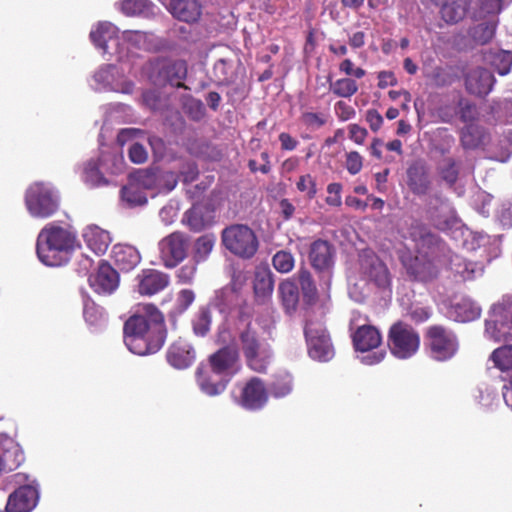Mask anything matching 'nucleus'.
<instances>
[{"label":"nucleus","instance_id":"f03ea898","mask_svg":"<svg viewBox=\"0 0 512 512\" xmlns=\"http://www.w3.org/2000/svg\"><path fill=\"white\" fill-rule=\"evenodd\" d=\"M77 245L76 234L55 223L45 225L38 234L36 252L39 260L47 266H60L66 259L64 254Z\"/></svg>","mask_w":512,"mask_h":512},{"label":"nucleus","instance_id":"ddd939ff","mask_svg":"<svg viewBox=\"0 0 512 512\" xmlns=\"http://www.w3.org/2000/svg\"><path fill=\"white\" fill-rule=\"evenodd\" d=\"M39 500V492L33 485H22L13 491L6 503V512H30Z\"/></svg>","mask_w":512,"mask_h":512},{"label":"nucleus","instance_id":"f704fd0d","mask_svg":"<svg viewBox=\"0 0 512 512\" xmlns=\"http://www.w3.org/2000/svg\"><path fill=\"white\" fill-rule=\"evenodd\" d=\"M83 315L86 323L95 329L101 328L107 323L105 311L94 302L86 301L84 303Z\"/></svg>","mask_w":512,"mask_h":512},{"label":"nucleus","instance_id":"052dcab7","mask_svg":"<svg viewBox=\"0 0 512 512\" xmlns=\"http://www.w3.org/2000/svg\"><path fill=\"white\" fill-rule=\"evenodd\" d=\"M198 263L193 259V261L183 265L176 273L178 281L183 284H190L195 277Z\"/></svg>","mask_w":512,"mask_h":512},{"label":"nucleus","instance_id":"2f4dec72","mask_svg":"<svg viewBox=\"0 0 512 512\" xmlns=\"http://www.w3.org/2000/svg\"><path fill=\"white\" fill-rule=\"evenodd\" d=\"M278 291L286 312H293L299 302L298 286L292 280L286 279L280 283Z\"/></svg>","mask_w":512,"mask_h":512},{"label":"nucleus","instance_id":"f8f14e48","mask_svg":"<svg viewBox=\"0 0 512 512\" xmlns=\"http://www.w3.org/2000/svg\"><path fill=\"white\" fill-rule=\"evenodd\" d=\"M312 266L324 274L326 284L329 285L334 265V250L329 242L316 240L312 243L309 253Z\"/></svg>","mask_w":512,"mask_h":512},{"label":"nucleus","instance_id":"72a5a7b5","mask_svg":"<svg viewBox=\"0 0 512 512\" xmlns=\"http://www.w3.org/2000/svg\"><path fill=\"white\" fill-rule=\"evenodd\" d=\"M212 323V314L208 306L200 307L192 317L191 324L195 335L205 336L209 331Z\"/></svg>","mask_w":512,"mask_h":512},{"label":"nucleus","instance_id":"6e6552de","mask_svg":"<svg viewBox=\"0 0 512 512\" xmlns=\"http://www.w3.org/2000/svg\"><path fill=\"white\" fill-rule=\"evenodd\" d=\"M92 87L97 91H115L125 94L132 92L133 84L114 65H105L93 75Z\"/></svg>","mask_w":512,"mask_h":512},{"label":"nucleus","instance_id":"7c9ffc66","mask_svg":"<svg viewBox=\"0 0 512 512\" xmlns=\"http://www.w3.org/2000/svg\"><path fill=\"white\" fill-rule=\"evenodd\" d=\"M408 186L418 195L426 194L429 188V179L420 165H413L407 170Z\"/></svg>","mask_w":512,"mask_h":512},{"label":"nucleus","instance_id":"423d86ee","mask_svg":"<svg viewBox=\"0 0 512 512\" xmlns=\"http://www.w3.org/2000/svg\"><path fill=\"white\" fill-rule=\"evenodd\" d=\"M189 248V238L182 232H173L158 242V252L162 264L169 269L182 262Z\"/></svg>","mask_w":512,"mask_h":512},{"label":"nucleus","instance_id":"a211bd4d","mask_svg":"<svg viewBox=\"0 0 512 512\" xmlns=\"http://www.w3.org/2000/svg\"><path fill=\"white\" fill-rule=\"evenodd\" d=\"M494 82L493 74L485 68L470 70L465 79L467 91L477 96H485L490 93Z\"/></svg>","mask_w":512,"mask_h":512},{"label":"nucleus","instance_id":"5fc2aeb1","mask_svg":"<svg viewBox=\"0 0 512 512\" xmlns=\"http://www.w3.org/2000/svg\"><path fill=\"white\" fill-rule=\"evenodd\" d=\"M493 65L500 75H506L510 72L512 66V52L499 51L495 54Z\"/></svg>","mask_w":512,"mask_h":512},{"label":"nucleus","instance_id":"20e7f679","mask_svg":"<svg viewBox=\"0 0 512 512\" xmlns=\"http://www.w3.org/2000/svg\"><path fill=\"white\" fill-rule=\"evenodd\" d=\"M485 336L503 345L495 348L493 352H512V305H494L490 318L486 320Z\"/></svg>","mask_w":512,"mask_h":512},{"label":"nucleus","instance_id":"1a4fd4ad","mask_svg":"<svg viewBox=\"0 0 512 512\" xmlns=\"http://www.w3.org/2000/svg\"><path fill=\"white\" fill-rule=\"evenodd\" d=\"M388 344L396 352H417L420 346L418 332L402 321L394 323L388 331Z\"/></svg>","mask_w":512,"mask_h":512},{"label":"nucleus","instance_id":"79ce46f5","mask_svg":"<svg viewBox=\"0 0 512 512\" xmlns=\"http://www.w3.org/2000/svg\"><path fill=\"white\" fill-rule=\"evenodd\" d=\"M122 199L130 206H140L147 202L146 195L132 181L122 189Z\"/></svg>","mask_w":512,"mask_h":512},{"label":"nucleus","instance_id":"4c0bfd02","mask_svg":"<svg viewBox=\"0 0 512 512\" xmlns=\"http://www.w3.org/2000/svg\"><path fill=\"white\" fill-rule=\"evenodd\" d=\"M330 90L338 97L350 98L358 91V85L351 78H341L330 83Z\"/></svg>","mask_w":512,"mask_h":512},{"label":"nucleus","instance_id":"bf43d9fd","mask_svg":"<svg viewBox=\"0 0 512 512\" xmlns=\"http://www.w3.org/2000/svg\"><path fill=\"white\" fill-rule=\"evenodd\" d=\"M369 277L373 279L377 285L385 286L389 283V276L386 267L378 260L373 261L372 270Z\"/></svg>","mask_w":512,"mask_h":512},{"label":"nucleus","instance_id":"8fccbe9b","mask_svg":"<svg viewBox=\"0 0 512 512\" xmlns=\"http://www.w3.org/2000/svg\"><path fill=\"white\" fill-rule=\"evenodd\" d=\"M299 283L305 298L309 300L316 296V286L309 271L301 269L298 273Z\"/></svg>","mask_w":512,"mask_h":512},{"label":"nucleus","instance_id":"5701e85b","mask_svg":"<svg viewBox=\"0 0 512 512\" xmlns=\"http://www.w3.org/2000/svg\"><path fill=\"white\" fill-rule=\"evenodd\" d=\"M169 10L178 20L193 23L199 20L202 5L199 0H171Z\"/></svg>","mask_w":512,"mask_h":512},{"label":"nucleus","instance_id":"9d476101","mask_svg":"<svg viewBox=\"0 0 512 512\" xmlns=\"http://www.w3.org/2000/svg\"><path fill=\"white\" fill-rule=\"evenodd\" d=\"M131 181L139 188L156 190L157 192L168 193L177 185V179L172 172H156L150 170H139L132 175Z\"/></svg>","mask_w":512,"mask_h":512},{"label":"nucleus","instance_id":"c03bdc74","mask_svg":"<svg viewBox=\"0 0 512 512\" xmlns=\"http://www.w3.org/2000/svg\"><path fill=\"white\" fill-rule=\"evenodd\" d=\"M197 383L202 392L209 396H216L221 394L226 385L224 383H211L203 374V367L199 366L196 370Z\"/></svg>","mask_w":512,"mask_h":512},{"label":"nucleus","instance_id":"864d4df0","mask_svg":"<svg viewBox=\"0 0 512 512\" xmlns=\"http://www.w3.org/2000/svg\"><path fill=\"white\" fill-rule=\"evenodd\" d=\"M297 189L306 194L308 199H313L317 194L316 180L310 174L301 175L296 182Z\"/></svg>","mask_w":512,"mask_h":512},{"label":"nucleus","instance_id":"69168bd1","mask_svg":"<svg viewBox=\"0 0 512 512\" xmlns=\"http://www.w3.org/2000/svg\"><path fill=\"white\" fill-rule=\"evenodd\" d=\"M129 159L135 164H142L148 159V153L145 147L135 142L129 148Z\"/></svg>","mask_w":512,"mask_h":512},{"label":"nucleus","instance_id":"bb28decb","mask_svg":"<svg viewBox=\"0 0 512 512\" xmlns=\"http://www.w3.org/2000/svg\"><path fill=\"white\" fill-rule=\"evenodd\" d=\"M212 371L216 374H235L239 370L238 354H211L209 357Z\"/></svg>","mask_w":512,"mask_h":512},{"label":"nucleus","instance_id":"2eb2a0df","mask_svg":"<svg viewBox=\"0 0 512 512\" xmlns=\"http://www.w3.org/2000/svg\"><path fill=\"white\" fill-rule=\"evenodd\" d=\"M91 288L98 294H111L119 284V277L114 268L108 263L101 262L97 272L89 276Z\"/></svg>","mask_w":512,"mask_h":512},{"label":"nucleus","instance_id":"680f3d73","mask_svg":"<svg viewBox=\"0 0 512 512\" xmlns=\"http://www.w3.org/2000/svg\"><path fill=\"white\" fill-rule=\"evenodd\" d=\"M195 294L190 289H183L179 291L176 299V310L179 314L185 312L189 306L194 302Z\"/></svg>","mask_w":512,"mask_h":512},{"label":"nucleus","instance_id":"338daca9","mask_svg":"<svg viewBox=\"0 0 512 512\" xmlns=\"http://www.w3.org/2000/svg\"><path fill=\"white\" fill-rule=\"evenodd\" d=\"M363 166L362 156L356 152L351 151L346 155V168L352 175L359 173Z\"/></svg>","mask_w":512,"mask_h":512},{"label":"nucleus","instance_id":"774afa93","mask_svg":"<svg viewBox=\"0 0 512 512\" xmlns=\"http://www.w3.org/2000/svg\"><path fill=\"white\" fill-rule=\"evenodd\" d=\"M493 364L502 372L512 369V354H491Z\"/></svg>","mask_w":512,"mask_h":512},{"label":"nucleus","instance_id":"a878e982","mask_svg":"<svg viewBox=\"0 0 512 512\" xmlns=\"http://www.w3.org/2000/svg\"><path fill=\"white\" fill-rule=\"evenodd\" d=\"M112 257L119 269L129 271L140 262L139 252L130 245H115L112 250Z\"/></svg>","mask_w":512,"mask_h":512},{"label":"nucleus","instance_id":"13d9d810","mask_svg":"<svg viewBox=\"0 0 512 512\" xmlns=\"http://www.w3.org/2000/svg\"><path fill=\"white\" fill-rule=\"evenodd\" d=\"M431 79L437 87H444L452 84L455 77L450 69L437 67L434 69Z\"/></svg>","mask_w":512,"mask_h":512},{"label":"nucleus","instance_id":"4d7b16f0","mask_svg":"<svg viewBox=\"0 0 512 512\" xmlns=\"http://www.w3.org/2000/svg\"><path fill=\"white\" fill-rule=\"evenodd\" d=\"M301 122L309 129L316 130L326 124L327 115L316 112H304L301 116Z\"/></svg>","mask_w":512,"mask_h":512},{"label":"nucleus","instance_id":"c85d7f7f","mask_svg":"<svg viewBox=\"0 0 512 512\" xmlns=\"http://www.w3.org/2000/svg\"><path fill=\"white\" fill-rule=\"evenodd\" d=\"M274 288V281L272 274L268 269L262 268L255 272L254 277V292L260 301L268 299Z\"/></svg>","mask_w":512,"mask_h":512},{"label":"nucleus","instance_id":"dca6fc26","mask_svg":"<svg viewBox=\"0 0 512 512\" xmlns=\"http://www.w3.org/2000/svg\"><path fill=\"white\" fill-rule=\"evenodd\" d=\"M149 325L143 316H131L124 324V342L130 352L140 348L149 331Z\"/></svg>","mask_w":512,"mask_h":512},{"label":"nucleus","instance_id":"412c9836","mask_svg":"<svg viewBox=\"0 0 512 512\" xmlns=\"http://www.w3.org/2000/svg\"><path fill=\"white\" fill-rule=\"evenodd\" d=\"M491 136L485 128L476 124H469L460 132V143L465 150L483 149L487 152Z\"/></svg>","mask_w":512,"mask_h":512},{"label":"nucleus","instance_id":"49530a36","mask_svg":"<svg viewBox=\"0 0 512 512\" xmlns=\"http://www.w3.org/2000/svg\"><path fill=\"white\" fill-rule=\"evenodd\" d=\"M509 138H510V131L502 137H498L495 139L491 138L490 142L488 143V147H487V153L491 159L499 161V162H505L508 160V159L501 160V159H498L496 156L498 153L506 150V148L511 146L512 141Z\"/></svg>","mask_w":512,"mask_h":512},{"label":"nucleus","instance_id":"473e14b6","mask_svg":"<svg viewBox=\"0 0 512 512\" xmlns=\"http://www.w3.org/2000/svg\"><path fill=\"white\" fill-rule=\"evenodd\" d=\"M120 9L129 16L148 17L154 13V5L149 0H120Z\"/></svg>","mask_w":512,"mask_h":512},{"label":"nucleus","instance_id":"e433bc0d","mask_svg":"<svg viewBox=\"0 0 512 512\" xmlns=\"http://www.w3.org/2000/svg\"><path fill=\"white\" fill-rule=\"evenodd\" d=\"M166 339V330L163 326H154L147 332L144 342L146 344V352H157L160 350Z\"/></svg>","mask_w":512,"mask_h":512},{"label":"nucleus","instance_id":"c9c22d12","mask_svg":"<svg viewBox=\"0 0 512 512\" xmlns=\"http://www.w3.org/2000/svg\"><path fill=\"white\" fill-rule=\"evenodd\" d=\"M216 242V237L214 234H205L200 236L194 244V256L193 259L196 262L204 261L208 258L209 254L212 252L213 247Z\"/></svg>","mask_w":512,"mask_h":512},{"label":"nucleus","instance_id":"cd10ccee","mask_svg":"<svg viewBox=\"0 0 512 512\" xmlns=\"http://www.w3.org/2000/svg\"><path fill=\"white\" fill-rule=\"evenodd\" d=\"M121 40L130 47L139 50H153L156 48L155 37L142 31H124Z\"/></svg>","mask_w":512,"mask_h":512},{"label":"nucleus","instance_id":"603ef678","mask_svg":"<svg viewBox=\"0 0 512 512\" xmlns=\"http://www.w3.org/2000/svg\"><path fill=\"white\" fill-rule=\"evenodd\" d=\"M239 342V347L245 350L246 352H256L257 350L263 348L261 343L258 341L255 333L251 331L249 328L241 332Z\"/></svg>","mask_w":512,"mask_h":512},{"label":"nucleus","instance_id":"6ab92c4d","mask_svg":"<svg viewBox=\"0 0 512 512\" xmlns=\"http://www.w3.org/2000/svg\"><path fill=\"white\" fill-rule=\"evenodd\" d=\"M427 339L434 352H455L458 349V340L455 334L442 326L429 327Z\"/></svg>","mask_w":512,"mask_h":512},{"label":"nucleus","instance_id":"ea45409f","mask_svg":"<svg viewBox=\"0 0 512 512\" xmlns=\"http://www.w3.org/2000/svg\"><path fill=\"white\" fill-rule=\"evenodd\" d=\"M24 456L19 448L14 446V450H6L0 456V473L15 470L23 461Z\"/></svg>","mask_w":512,"mask_h":512},{"label":"nucleus","instance_id":"f257e3e1","mask_svg":"<svg viewBox=\"0 0 512 512\" xmlns=\"http://www.w3.org/2000/svg\"><path fill=\"white\" fill-rule=\"evenodd\" d=\"M404 238L410 243L406 246L414 250L416 255L410 263L403 259L410 274L420 281H428L436 277L438 269L434 260L430 258L439 246L438 238L426 226L413 222L408 228Z\"/></svg>","mask_w":512,"mask_h":512},{"label":"nucleus","instance_id":"de8ad7c7","mask_svg":"<svg viewBox=\"0 0 512 512\" xmlns=\"http://www.w3.org/2000/svg\"><path fill=\"white\" fill-rule=\"evenodd\" d=\"M187 74V66L184 61H174L166 66V75L168 81L179 86L180 81L185 78Z\"/></svg>","mask_w":512,"mask_h":512},{"label":"nucleus","instance_id":"09e8293b","mask_svg":"<svg viewBox=\"0 0 512 512\" xmlns=\"http://www.w3.org/2000/svg\"><path fill=\"white\" fill-rule=\"evenodd\" d=\"M451 269L459 274L464 280H469L474 277L475 269L474 264L465 262L461 257L455 255L451 259Z\"/></svg>","mask_w":512,"mask_h":512},{"label":"nucleus","instance_id":"4be33fe9","mask_svg":"<svg viewBox=\"0 0 512 512\" xmlns=\"http://www.w3.org/2000/svg\"><path fill=\"white\" fill-rule=\"evenodd\" d=\"M82 237L88 248L98 255L104 254L112 241L110 233L95 224L87 225Z\"/></svg>","mask_w":512,"mask_h":512},{"label":"nucleus","instance_id":"e2e57ef3","mask_svg":"<svg viewBox=\"0 0 512 512\" xmlns=\"http://www.w3.org/2000/svg\"><path fill=\"white\" fill-rule=\"evenodd\" d=\"M168 363L176 369H185L194 362L192 354H167Z\"/></svg>","mask_w":512,"mask_h":512},{"label":"nucleus","instance_id":"aec40b11","mask_svg":"<svg viewBox=\"0 0 512 512\" xmlns=\"http://www.w3.org/2000/svg\"><path fill=\"white\" fill-rule=\"evenodd\" d=\"M352 341L357 352H369L382 343L380 331L372 325H362L352 333Z\"/></svg>","mask_w":512,"mask_h":512},{"label":"nucleus","instance_id":"a18cd8bd","mask_svg":"<svg viewBox=\"0 0 512 512\" xmlns=\"http://www.w3.org/2000/svg\"><path fill=\"white\" fill-rule=\"evenodd\" d=\"M136 314L143 316L147 323L151 322L155 326H163L164 317L159 309L153 304H139Z\"/></svg>","mask_w":512,"mask_h":512},{"label":"nucleus","instance_id":"4468645a","mask_svg":"<svg viewBox=\"0 0 512 512\" xmlns=\"http://www.w3.org/2000/svg\"><path fill=\"white\" fill-rule=\"evenodd\" d=\"M137 290L141 295L152 296L164 290L170 283L168 274L155 270L146 269L137 275Z\"/></svg>","mask_w":512,"mask_h":512},{"label":"nucleus","instance_id":"393cba45","mask_svg":"<svg viewBox=\"0 0 512 512\" xmlns=\"http://www.w3.org/2000/svg\"><path fill=\"white\" fill-rule=\"evenodd\" d=\"M480 314V307L469 298H461L454 303L449 310L450 317L458 322L473 321L477 319Z\"/></svg>","mask_w":512,"mask_h":512},{"label":"nucleus","instance_id":"39448f33","mask_svg":"<svg viewBox=\"0 0 512 512\" xmlns=\"http://www.w3.org/2000/svg\"><path fill=\"white\" fill-rule=\"evenodd\" d=\"M224 247L232 254L249 259L258 250L259 242L255 232L243 224H234L226 227L221 234Z\"/></svg>","mask_w":512,"mask_h":512},{"label":"nucleus","instance_id":"0e129e2a","mask_svg":"<svg viewBox=\"0 0 512 512\" xmlns=\"http://www.w3.org/2000/svg\"><path fill=\"white\" fill-rule=\"evenodd\" d=\"M183 222L194 231H199L204 226V221L196 208H191L186 211Z\"/></svg>","mask_w":512,"mask_h":512},{"label":"nucleus","instance_id":"c756f323","mask_svg":"<svg viewBox=\"0 0 512 512\" xmlns=\"http://www.w3.org/2000/svg\"><path fill=\"white\" fill-rule=\"evenodd\" d=\"M293 388V376L289 372H279L274 375L269 392L274 398H284L292 393Z\"/></svg>","mask_w":512,"mask_h":512},{"label":"nucleus","instance_id":"37998d69","mask_svg":"<svg viewBox=\"0 0 512 512\" xmlns=\"http://www.w3.org/2000/svg\"><path fill=\"white\" fill-rule=\"evenodd\" d=\"M272 265L280 273H289L295 266V258L291 252L280 250L274 254Z\"/></svg>","mask_w":512,"mask_h":512},{"label":"nucleus","instance_id":"0eeeda50","mask_svg":"<svg viewBox=\"0 0 512 512\" xmlns=\"http://www.w3.org/2000/svg\"><path fill=\"white\" fill-rule=\"evenodd\" d=\"M90 39L103 54L117 55L120 59L124 56L120 48L119 29L111 22L102 21L94 25L90 31Z\"/></svg>","mask_w":512,"mask_h":512},{"label":"nucleus","instance_id":"b1692460","mask_svg":"<svg viewBox=\"0 0 512 512\" xmlns=\"http://www.w3.org/2000/svg\"><path fill=\"white\" fill-rule=\"evenodd\" d=\"M440 7L442 19L448 24L462 20L466 14L468 0H432Z\"/></svg>","mask_w":512,"mask_h":512},{"label":"nucleus","instance_id":"9b49d317","mask_svg":"<svg viewBox=\"0 0 512 512\" xmlns=\"http://www.w3.org/2000/svg\"><path fill=\"white\" fill-rule=\"evenodd\" d=\"M269 400V392L264 382L258 377L249 379L241 389L238 403L250 411L263 409Z\"/></svg>","mask_w":512,"mask_h":512},{"label":"nucleus","instance_id":"7ed1b4c3","mask_svg":"<svg viewBox=\"0 0 512 512\" xmlns=\"http://www.w3.org/2000/svg\"><path fill=\"white\" fill-rule=\"evenodd\" d=\"M24 201L30 216L45 219L59 209L60 196L51 183L34 182L26 189Z\"/></svg>","mask_w":512,"mask_h":512},{"label":"nucleus","instance_id":"58836bf2","mask_svg":"<svg viewBox=\"0 0 512 512\" xmlns=\"http://www.w3.org/2000/svg\"><path fill=\"white\" fill-rule=\"evenodd\" d=\"M82 179L85 183L91 186L106 184V181L99 170L98 162L93 159L85 163L82 172Z\"/></svg>","mask_w":512,"mask_h":512},{"label":"nucleus","instance_id":"f3484780","mask_svg":"<svg viewBox=\"0 0 512 512\" xmlns=\"http://www.w3.org/2000/svg\"><path fill=\"white\" fill-rule=\"evenodd\" d=\"M305 338L308 352H330L334 349L330 334L322 324H307Z\"/></svg>","mask_w":512,"mask_h":512},{"label":"nucleus","instance_id":"a19ab883","mask_svg":"<svg viewBox=\"0 0 512 512\" xmlns=\"http://www.w3.org/2000/svg\"><path fill=\"white\" fill-rule=\"evenodd\" d=\"M216 341L221 346L217 352H235L240 349L236 338L225 325L219 327Z\"/></svg>","mask_w":512,"mask_h":512},{"label":"nucleus","instance_id":"3c124183","mask_svg":"<svg viewBox=\"0 0 512 512\" xmlns=\"http://www.w3.org/2000/svg\"><path fill=\"white\" fill-rule=\"evenodd\" d=\"M442 178L450 185L454 184L458 178V167L454 159L446 158L439 166Z\"/></svg>","mask_w":512,"mask_h":512},{"label":"nucleus","instance_id":"6e6d98bb","mask_svg":"<svg viewBox=\"0 0 512 512\" xmlns=\"http://www.w3.org/2000/svg\"><path fill=\"white\" fill-rule=\"evenodd\" d=\"M247 365L255 372L264 373L266 372L269 364L270 357L268 354H246Z\"/></svg>","mask_w":512,"mask_h":512}]
</instances>
